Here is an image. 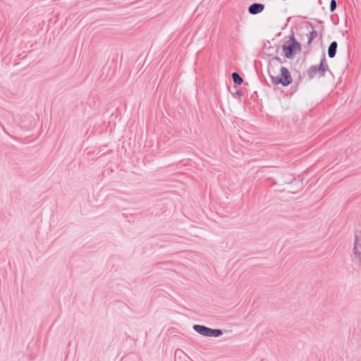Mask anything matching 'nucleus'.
Returning <instances> with one entry per match:
<instances>
[{
  "instance_id": "f257e3e1",
  "label": "nucleus",
  "mask_w": 361,
  "mask_h": 361,
  "mask_svg": "<svg viewBox=\"0 0 361 361\" xmlns=\"http://www.w3.org/2000/svg\"><path fill=\"white\" fill-rule=\"evenodd\" d=\"M329 68L326 63L325 54L323 53L322 57L320 60L319 64L311 66L307 70V75L310 80L314 78L315 77L322 78L325 76L326 72Z\"/></svg>"
},
{
  "instance_id": "f03ea898",
  "label": "nucleus",
  "mask_w": 361,
  "mask_h": 361,
  "mask_svg": "<svg viewBox=\"0 0 361 361\" xmlns=\"http://www.w3.org/2000/svg\"><path fill=\"white\" fill-rule=\"evenodd\" d=\"M289 39V41L283 44L282 50L287 59H292L296 51H301V44L296 40L293 34L290 35Z\"/></svg>"
},
{
  "instance_id": "7ed1b4c3",
  "label": "nucleus",
  "mask_w": 361,
  "mask_h": 361,
  "mask_svg": "<svg viewBox=\"0 0 361 361\" xmlns=\"http://www.w3.org/2000/svg\"><path fill=\"white\" fill-rule=\"evenodd\" d=\"M270 78L273 84L276 85H281L283 87L288 86L293 82L290 71L284 66L281 67L280 74L279 75H270Z\"/></svg>"
},
{
  "instance_id": "20e7f679",
  "label": "nucleus",
  "mask_w": 361,
  "mask_h": 361,
  "mask_svg": "<svg viewBox=\"0 0 361 361\" xmlns=\"http://www.w3.org/2000/svg\"><path fill=\"white\" fill-rule=\"evenodd\" d=\"M353 252L356 263L361 264V230H355L354 233V243Z\"/></svg>"
},
{
  "instance_id": "39448f33",
  "label": "nucleus",
  "mask_w": 361,
  "mask_h": 361,
  "mask_svg": "<svg viewBox=\"0 0 361 361\" xmlns=\"http://www.w3.org/2000/svg\"><path fill=\"white\" fill-rule=\"evenodd\" d=\"M264 9V4L261 3H253L248 7V12L251 15H257Z\"/></svg>"
},
{
  "instance_id": "423d86ee",
  "label": "nucleus",
  "mask_w": 361,
  "mask_h": 361,
  "mask_svg": "<svg viewBox=\"0 0 361 361\" xmlns=\"http://www.w3.org/2000/svg\"><path fill=\"white\" fill-rule=\"evenodd\" d=\"M192 329L195 332L198 333L199 334L206 337H209V327L200 324H194Z\"/></svg>"
},
{
  "instance_id": "0eeeda50",
  "label": "nucleus",
  "mask_w": 361,
  "mask_h": 361,
  "mask_svg": "<svg viewBox=\"0 0 361 361\" xmlns=\"http://www.w3.org/2000/svg\"><path fill=\"white\" fill-rule=\"evenodd\" d=\"M338 43L336 41L331 42L328 48V56L332 59L336 56Z\"/></svg>"
},
{
  "instance_id": "6e6552de",
  "label": "nucleus",
  "mask_w": 361,
  "mask_h": 361,
  "mask_svg": "<svg viewBox=\"0 0 361 361\" xmlns=\"http://www.w3.org/2000/svg\"><path fill=\"white\" fill-rule=\"evenodd\" d=\"M231 77L235 85H240L243 84V78L237 72H233L231 74Z\"/></svg>"
},
{
  "instance_id": "1a4fd4ad",
  "label": "nucleus",
  "mask_w": 361,
  "mask_h": 361,
  "mask_svg": "<svg viewBox=\"0 0 361 361\" xmlns=\"http://www.w3.org/2000/svg\"><path fill=\"white\" fill-rule=\"evenodd\" d=\"M223 334V330L220 329L210 328L209 337H219Z\"/></svg>"
},
{
  "instance_id": "9d476101",
  "label": "nucleus",
  "mask_w": 361,
  "mask_h": 361,
  "mask_svg": "<svg viewBox=\"0 0 361 361\" xmlns=\"http://www.w3.org/2000/svg\"><path fill=\"white\" fill-rule=\"evenodd\" d=\"M318 36L317 31L313 30L310 32L307 44H310L312 40Z\"/></svg>"
},
{
  "instance_id": "9b49d317",
  "label": "nucleus",
  "mask_w": 361,
  "mask_h": 361,
  "mask_svg": "<svg viewBox=\"0 0 361 361\" xmlns=\"http://www.w3.org/2000/svg\"><path fill=\"white\" fill-rule=\"evenodd\" d=\"M337 6V2L336 0H331L330 5H329V10L331 13H333L335 11Z\"/></svg>"
},
{
  "instance_id": "f8f14e48",
  "label": "nucleus",
  "mask_w": 361,
  "mask_h": 361,
  "mask_svg": "<svg viewBox=\"0 0 361 361\" xmlns=\"http://www.w3.org/2000/svg\"><path fill=\"white\" fill-rule=\"evenodd\" d=\"M271 62H272V63L278 62L279 63H283V61L281 58H279V56H274L271 59Z\"/></svg>"
},
{
  "instance_id": "ddd939ff",
  "label": "nucleus",
  "mask_w": 361,
  "mask_h": 361,
  "mask_svg": "<svg viewBox=\"0 0 361 361\" xmlns=\"http://www.w3.org/2000/svg\"><path fill=\"white\" fill-rule=\"evenodd\" d=\"M292 180H293V178L291 177L290 175H285V178H284V183H290L292 182Z\"/></svg>"
},
{
  "instance_id": "4468645a",
  "label": "nucleus",
  "mask_w": 361,
  "mask_h": 361,
  "mask_svg": "<svg viewBox=\"0 0 361 361\" xmlns=\"http://www.w3.org/2000/svg\"><path fill=\"white\" fill-rule=\"evenodd\" d=\"M236 96H238L239 98L242 97L243 93L241 90H237L235 93Z\"/></svg>"
}]
</instances>
